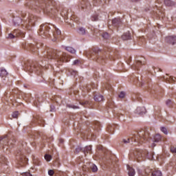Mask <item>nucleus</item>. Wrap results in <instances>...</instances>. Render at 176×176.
Segmentation results:
<instances>
[{"label":"nucleus","instance_id":"nucleus-1","mask_svg":"<svg viewBox=\"0 0 176 176\" xmlns=\"http://www.w3.org/2000/svg\"><path fill=\"white\" fill-rule=\"evenodd\" d=\"M40 57L41 58H43L45 62V64H47L49 60H57V61L64 63L67 58V55L64 52L46 47L45 50L40 55Z\"/></svg>","mask_w":176,"mask_h":176},{"label":"nucleus","instance_id":"nucleus-2","mask_svg":"<svg viewBox=\"0 0 176 176\" xmlns=\"http://www.w3.org/2000/svg\"><path fill=\"white\" fill-rule=\"evenodd\" d=\"M34 3H35L36 6L41 8L45 13H52L53 14L54 6H56L54 0H30V2L26 3L25 5L32 8Z\"/></svg>","mask_w":176,"mask_h":176},{"label":"nucleus","instance_id":"nucleus-3","mask_svg":"<svg viewBox=\"0 0 176 176\" xmlns=\"http://www.w3.org/2000/svg\"><path fill=\"white\" fill-rule=\"evenodd\" d=\"M154 153H150L146 150L137 149L129 154V159L131 160H135L136 162H142L145 157H147L149 160H153Z\"/></svg>","mask_w":176,"mask_h":176},{"label":"nucleus","instance_id":"nucleus-4","mask_svg":"<svg viewBox=\"0 0 176 176\" xmlns=\"http://www.w3.org/2000/svg\"><path fill=\"white\" fill-rule=\"evenodd\" d=\"M87 56H89L92 60H96L98 63H104L105 61V58H112V55L109 54V53H104L101 52L98 49H94L88 51L87 52Z\"/></svg>","mask_w":176,"mask_h":176},{"label":"nucleus","instance_id":"nucleus-5","mask_svg":"<svg viewBox=\"0 0 176 176\" xmlns=\"http://www.w3.org/2000/svg\"><path fill=\"white\" fill-rule=\"evenodd\" d=\"M42 67H43V65H39L37 62L28 60L25 62L24 69L25 71H26V72H30V74H32V72L39 74V71H41V68H42Z\"/></svg>","mask_w":176,"mask_h":176},{"label":"nucleus","instance_id":"nucleus-6","mask_svg":"<svg viewBox=\"0 0 176 176\" xmlns=\"http://www.w3.org/2000/svg\"><path fill=\"white\" fill-rule=\"evenodd\" d=\"M133 139L135 142H144V141H148L151 142V138H149V132L148 131H145L144 129L140 131L137 135H135Z\"/></svg>","mask_w":176,"mask_h":176},{"label":"nucleus","instance_id":"nucleus-7","mask_svg":"<svg viewBox=\"0 0 176 176\" xmlns=\"http://www.w3.org/2000/svg\"><path fill=\"white\" fill-rule=\"evenodd\" d=\"M41 46H43V43H38V44L35 47L34 44L32 43H23L22 47L25 50H30V52H32L33 53H38V49L41 47Z\"/></svg>","mask_w":176,"mask_h":176},{"label":"nucleus","instance_id":"nucleus-8","mask_svg":"<svg viewBox=\"0 0 176 176\" xmlns=\"http://www.w3.org/2000/svg\"><path fill=\"white\" fill-rule=\"evenodd\" d=\"M50 25L49 23H44L42 24L40 26L39 32H38V35L42 36L43 35L44 36H47V35H49V32H50Z\"/></svg>","mask_w":176,"mask_h":176},{"label":"nucleus","instance_id":"nucleus-9","mask_svg":"<svg viewBox=\"0 0 176 176\" xmlns=\"http://www.w3.org/2000/svg\"><path fill=\"white\" fill-rule=\"evenodd\" d=\"M35 21H36V18L34 16H30L28 21H25L23 24H22L23 27H25L27 30H30L28 27H31V25H34L35 24Z\"/></svg>","mask_w":176,"mask_h":176},{"label":"nucleus","instance_id":"nucleus-10","mask_svg":"<svg viewBox=\"0 0 176 176\" xmlns=\"http://www.w3.org/2000/svg\"><path fill=\"white\" fill-rule=\"evenodd\" d=\"M34 124H39V126H41V127L45 126V120L42 117L37 116L36 118H34L32 120L31 125L34 126Z\"/></svg>","mask_w":176,"mask_h":176},{"label":"nucleus","instance_id":"nucleus-11","mask_svg":"<svg viewBox=\"0 0 176 176\" xmlns=\"http://www.w3.org/2000/svg\"><path fill=\"white\" fill-rule=\"evenodd\" d=\"M165 42L168 43V45H172V46H174V45H176V35L166 36Z\"/></svg>","mask_w":176,"mask_h":176},{"label":"nucleus","instance_id":"nucleus-12","mask_svg":"<svg viewBox=\"0 0 176 176\" xmlns=\"http://www.w3.org/2000/svg\"><path fill=\"white\" fill-rule=\"evenodd\" d=\"M91 5H90V2L87 0H82L81 2L80 8L82 10L85 9H90Z\"/></svg>","mask_w":176,"mask_h":176},{"label":"nucleus","instance_id":"nucleus-13","mask_svg":"<svg viewBox=\"0 0 176 176\" xmlns=\"http://www.w3.org/2000/svg\"><path fill=\"white\" fill-rule=\"evenodd\" d=\"M16 157H17L16 159L19 160V162L22 163V164H27V162L28 160L25 158L24 155H21V154L18 153L16 155Z\"/></svg>","mask_w":176,"mask_h":176},{"label":"nucleus","instance_id":"nucleus-14","mask_svg":"<svg viewBox=\"0 0 176 176\" xmlns=\"http://www.w3.org/2000/svg\"><path fill=\"white\" fill-rule=\"evenodd\" d=\"M54 30H52V34L53 36L55 38V39H57V38L60 37V35H61V30H59L58 28L52 26Z\"/></svg>","mask_w":176,"mask_h":176},{"label":"nucleus","instance_id":"nucleus-15","mask_svg":"<svg viewBox=\"0 0 176 176\" xmlns=\"http://www.w3.org/2000/svg\"><path fill=\"white\" fill-rule=\"evenodd\" d=\"M112 24L113 27H120L122 25V20H120V18H115L112 20Z\"/></svg>","mask_w":176,"mask_h":176},{"label":"nucleus","instance_id":"nucleus-16","mask_svg":"<svg viewBox=\"0 0 176 176\" xmlns=\"http://www.w3.org/2000/svg\"><path fill=\"white\" fill-rule=\"evenodd\" d=\"M85 167H87V168H90L93 173H96L98 170L97 166L93 163H89V165H85Z\"/></svg>","mask_w":176,"mask_h":176},{"label":"nucleus","instance_id":"nucleus-17","mask_svg":"<svg viewBox=\"0 0 176 176\" xmlns=\"http://www.w3.org/2000/svg\"><path fill=\"white\" fill-rule=\"evenodd\" d=\"M146 113V109L144 107H138L135 110V113H138V115H144Z\"/></svg>","mask_w":176,"mask_h":176},{"label":"nucleus","instance_id":"nucleus-18","mask_svg":"<svg viewBox=\"0 0 176 176\" xmlns=\"http://www.w3.org/2000/svg\"><path fill=\"white\" fill-rule=\"evenodd\" d=\"M122 41H129L131 39V34L130 32H126L122 36Z\"/></svg>","mask_w":176,"mask_h":176},{"label":"nucleus","instance_id":"nucleus-19","mask_svg":"<svg viewBox=\"0 0 176 176\" xmlns=\"http://www.w3.org/2000/svg\"><path fill=\"white\" fill-rule=\"evenodd\" d=\"M19 32H20V30H14L13 33L8 34V39H13L16 36H19V34H17Z\"/></svg>","mask_w":176,"mask_h":176},{"label":"nucleus","instance_id":"nucleus-20","mask_svg":"<svg viewBox=\"0 0 176 176\" xmlns=\"http://www.w3.org/2000/svg\"><path fill=\"white\" fill-rule=\"evenodd\" d=\"M77 32L79 34V35H86L87 30H86V28L83 27H80L78 28Z\"/></svg>","mask_w":176,"mask_h":176},{"label":"nucleus","instance_id":"nucleus-21","mask_svg":"<svg viewBox=\"0 0 176 176\" xmlns=\"http://www.w3.org/2000/svg\"><path fill=\"white\" fill-rule=\"evenodd\" d=\"M144 64L145 61L138 60L136 64L133 66V68H135V69H140V67H141V65H144Z\"/></svg>","mask_w":176,"mask_h":176},{"label":"nucleus","instance_id":"nucleus-22","mask_svg":"<svg viewBox=\"0 0 176 176\" xmlns=\"http://www.w3.org/2000/svg\"><path fill=\"white\" fill-rule=\"evenodd\" d=\"M43 97L42 96H38V100H35L34 102V107H39L41 102H43Z\"/></svg>","mask_w":176,"mask_h":176},{"label":"nucleus","instance_id":"nucleus-23","mask_svg":"<svg viewBox=\"0 0 176 176\" xmlns=\"http://www.w3.org/2000/svg\"><path fill=\"white\" fill-rule=\"evenodd\" d=\"M127 170H128V174L129 176L135 175V170H134V168H131L130 166H128Z\"/></svg>","mask_w":176,"mask_h":176},{"label":"nucleus","instance_id":"nucleus-24","mask_svg":"<svg viewBox=\"0 0 176 176\" xmlns=\"http://www.w3.org/2000/svg\"><path fill=\"white\" fill-rule=\"evenodd\" d=\"M164 4L166 6H175L176 3L172 0H164Z\"/></svg>","mask_w":176,"mask_h":176},{"label":"nucleus","instance_id":"nucleus-25","mask_svg":"<svg viewBox=\"0 0 176 176\" xmlns=\"http://www.w3.org/2000/svg\"><path fill=\"white\" fill-rule=\"evenodd\" d=\"M0 142L3 144L6 145L7 144H9V142H10L8 141V136L6 135L0 138Z\"/></svg>","mask_w":176,"mask_h":176},{"label":"nucleus","instance_id":"nucleus-26","mask_svg":"<svg viewBox=\"0 0 176 176\" xmlns=\"http://www.w3.org/2000/svg\"><path fill=\"white\" fill-rule=\"evenodd\" d=\"M94 100L95 101H98V102H100V101H103L104 100V96H102V95H95L94 96Z\"/></svg>","mask_w":176,"mask_h":176},{"label":"nucleus","instance_id":"nucleus-27","mask_svg":"<svg viewBox=\"0 0 176 176\" xmlns=\"http://www.w3.org/2000/svg\"><path fill=\"white\" fill-rule=\"evenodd\" d=\"M82 152L85 153V156L87 155V153H91V146H87Z\"/></svg>","mask_w":176,"mask_h":176},{"label":"nucleus","instance_id":"nucleus-28","mask_svg":"<svg viewBox=\"0 0 176 176\" xmlns=\"http://www.w3.org/2000/svg\"><path fill=\"white\" fill-rule=\"evenodd\" d=\"M0 76L1 78H6V76H8V72L6 69H2L0 70Z\"/></svg>","mask_w":176,"mask_h":176},{"label":"nucleus","instance_id":"nucleus-29","mask_svg":"<svg viewBox=\"0 0 176 176\" xmlns=\"http://www.w3.org/2000/svg\"><path fill=\"white\" fill-rule=\"evenodd\" d=\"M162 140V136L160 135V134H156L154 136L153 142H159V141H160Z\"/></svg>","mask_w":176,"mask_h":176},{"label":"nucleus","instance_id":"nucleus-30","mask_svg":"<svg viewBox=\"0 0 176 176\" xmlns=\"http://www.w3.org/2000/svg\"><path fill=\"white\" fill-rule=\"evenodd\" d=\"M65 50L69 52V53H72V54H75V53H76V50L72 48V47H66Z\"/></svg>","mask_w":176,"mask_h":176},{"label":"nucleus","instance_id":"nucleus-31","mask_svg":"<svg viewBox=\"0 0 176 176\" xmlns=\"http://www.w3.org/2000/svg\"><path fill=\"white\" fill-rule=\"evenodd\" d=\"M114 130H115V125H109L107 126V131L109 133H111V134L113 133Z\"/></svg>","mask_w":176,"mask_h":176},{"label":"nucleus","instance_id":"nucleus-32","mask_svg":"<svg viewBox=\"0 0 176 176\" xmlns=\"http://www.w3.org/2000/svg\"><path fill=\"white\" fill-rule=\"evenodd\" d=\"M104 3H107V0H104ZM102 3V1L101 0H94V6H98V5H101Z\"/></svg>","mask_w":176,"mask_h":176},{"label":"nucleus","instance_id":"nucleus-33","mask_svg":"<svg viewBox=\"0 0 176 176\" xmlns=\"http://www.w3.org/2000/svg\"><path fill=\"white\" fill-rule=\"evenodd\" d=\"M100 15L98 14H94L91 19V21H98L100 20V18H99Z\"/></svg>","mask_w":176,"mask_h":176},{"label":"nucleus","instance_id":"nucleus-34","mask_svg":"<svg viewBox=\"0 0 176 176\" xmlns=\"http://www.w3.org/2000/svg\"><path fill=\"white\" fill-rule=\"evenodd\" d=\"M166 82L168 83H175V78L174 77H170V78H166Z\"/></svg>","mask_w":176,"mask_h":176},{"label":"nucleus","instance_id":"nucleus-35","mask_svg":"<svg viewBox=\"0 0 176 176\" xmlns=\"http://www.w3.org/2000/svg\"><path fill=\"white\" fill-rule=\"evenodd\" d=\"M109 34H108V32H103L102 34V37L103 39L107 40L109 39Z\"/></svg>","mask_w":176,"mask_h":176},{"label":"nucleus","instance_id":"nucleus-36","mask_svg":"<svg viewBox=\"0 0 176 176\" xmlns=\"http://www.w3.org/2000/svg\"><path fill=\"white\" fill-rule=\"evenodd\" d=\"M20 116V113L19 111H14L12 113V118L14 119H17Z\"/></svg>","mask_w":176,"mask_h":176},{"label":"nucleus","instance_id":"nucleus-37","mask_svg":"<svg viewBox=\"0 0 176 176\" xmlns=\"http://www.w3.org/2000/svg\"><path fill=\"white\" fill-rule=\"evenodd\" d=\"M54 100H55V102H56V104H60V102H63V100H61V98L58 96H56L54 98Z\"/></svg>","mask_w":176,"mask_h":176},{"label":"nucleus","instance_id":"nucleus-38","mask_svg":"<svg viewBox=\"0 0 176 176\" xmlns=\"http://www.w3.org/2000/svg\"><path fill=\"white\" fill-rule=\"evenodd\" d=\"M45 160H47V162H50V160H52V155H50L49 154H46L45 155Z\"/></svg>","mask_w":176,"mask_h":176},{"label":"nucleus","instance_id":"nucleus-39","mask_svg":"<svg viewBox=\"0 0 176 176\" xmlns=\"http://www.w3.org/2000/svg\"><path fill=\"white\" fill-rule=\"evenodd\" d=\"M161 131H162V133H164V134H166V135H167V134H168V132H167V129H166V127L162 126L160 129Z\"/></svg>","mask_w":176,"mask_h":176},{"label":"nucleus","instance_id":"nucleus-40","mask_svg":"<svg viewBox=\"0 0 176 176\" xmlns=\"http://www.w3.org/2000/svg\"><path fill=\"white\" fill-rule=\"evenodd\" d=\"M1 162H3V163H6V157L4 156L0 155V165H1Z\"/></svg>","mask_w":176,"mask_h":176},{"label":"nucleus","instance_id":"nucleus-41","mask_svg":"<svg viewBox=\"0 0 176 176\" xmlns=\"http://www.w3.org/2000/svg\"><path fill=\"white\" fill-rule=\"evenodd\" d=\"M68 108H72L73 109H79V107L72 104H67Z\"/></svg>","mask_w":176,"mask_h":176},{"label":"nucleus","instance_id":"nucleus-42","mask_svg":"<svg viewBox=\"0 0 176 176\" xmlns=\"http://www.w3.org/2000/svg\"><path fill=\"white\" fill-rule=\"evenodd\" d=\"M34 163L36 166H41V161L39 160H34Z\"/></svg>","mask_w":176,"mask_h":176},{"label":"nucleus","instance_id":"nucleus-43","mask_svg":"<svg viewBox=\"0 0 176 176\" xmlns=\"http://www.w3.org/2000/svg\"><path fill=\"white\" fill-rule=\"evenodd\" d=\"M80 105H82L83 107H87L89 104V101H84V102H80Z\"/></svg>","mask_w":176,"mask_h":176},{"label":"nucleus","instance_id":"nucleus-44","mask_svg":"<svg viewBox=\"0 0 176 176\" xmlns=\"http://www.w3.org/2000/svg\"><path fill=\"white\" fill-rule=\"evenodd\" d=\"M170 152L172 153H176V147L174 146H170Z\"/></svg>","mask_w":176,"mask_h":176},{"label":"nucleus","instance_id":"nucleus-45","mask_svg":"<svg viewBox=\"0 0 176 176\" xmlns=\"http://www.w3.org/2000/svg\"><path fill=\"white\" fill-rule=\"evenodd\" d=\"M126 96V94L124 92L121 91L120 94H119L118 97L120 98H124V96Z\"/></svg>","mask_w":176,"mask_h":176},{"label":"nucleus","instance_id":"nucleus-46","mask_svg":"<svg viewBox=\"0 0 176 176\" xmlns=\"http://www.w3.org/2000/svg\"><path fill=\"white\" fill-rule=\"evenodd\" d=\"M50 112H56V107L53 104L50 106Z\"/></svg>","mask_w":176,"mask_h":176},{"label":"nucleus","instance_id":"nucleus-47","mask_svg":"<svg viewBox=\"0 0 176 176\" xmlns=\"http://www.w3.org/2000/svg\"><path fill=\"white\" fill-rule=\"evenodd\" d=\"M122 142H124V144H130V138L123 139Z\"/></svg>","mask_w":176,"mask_h":176},{"label":"nucleus","instance_id":"nucleus-48","mask_svg":"<svg viewBox=\"0 0 176 176\" xmlns=\"http://www.w3.org/2000/svg\"><path fill=\"white\" fill-rule=\"evenodd\" d=\"M48 175H50V176L54 175V170H48Z\"/></svg>","mask_w":176,"mask_h":176},{"label":"nucleus","instance_id":"nucleus-49","mask_svg":"<svg viewBox=\"0 0 176 176\" xmlns=\"http://www.w3.org/2000/svg\"><path fill=\"white\" fill-rule=\"evenodd\" d=\"M166 105H168V107H171V104H173V102L170 100H166Z\"/></svg>","mask_w":176,"mask_h":176},{"label":"nucleus","instance_id":"nucleus-50","mask_svg":"<svg viewBox=\"0 0 176 176\" xmlns=\"http://www.w3.org/2000/svg\"><path fill=\"white\" fill-rule=\"evenodd\" d=\"M23 176H32L29 172H25L22 174Z\"/></svg>","mask_w":176,"mask_h":176},{"label":"nucleus","instance_id":"nucleus-51","mask_svg":"<svg viewBox=\"0 0 176 176\" xmlns=\"http://www.w3.org/2000/svg\"><path fill=\"white\" fill-rule=\"evenodd\" d=\"M79 63H80V60H76L74 61L73 65H78V64Z\"/></svg>","mask_w":176,"mask_h":176},{"label":"nucleus","instance_id":"nucleus-52","mask_svg":"<svg viewBox=\"0 0 176 176\" xmlns=\"http://www.w3.org/2000/svg\"><path fill=\"white\" fill-rule=\"evenodd\" d=\"M4 96L5 97H6V98H8L9 97H10V93L9 94L8 92H5L4 93Z\"/></svg>","mask_w":176,"mask_h":176},{"label":"nucleus","instance_id":"nucleus-53","mask_svg":"<svg viewBox=\"0 0 176 176\" xmlns=\"http://www.w3.org/2000/svg\"><path fill=\"white\" fill-rule=\"evenodd\" d=\"M89 135H91V137H92V138H94V133H93V131H91V130L89 131Z\"/></svg>","mask_w":176,"mask_h":176},{"label":"nucleus","instance_id":"nucleus-54","mask_svg":"<svg viewBox=\"0 0 176 176\" xmlns=\"http://www.w3.org/2000/svg\"><path fill=\"white\" fill-rule=\"evenodd\" d=\"M81 151H82V148H79V147H78V148H76V153H79V152H81Z\"/></svg>","mask_w":176,"mask_h":176},{"label":"nucleus","instance_id":"nucleus-55","mask_svg":"<svg viewBox=\"0 0 176 176\" xmlns=\"http://www.w3.org/2000/svg\"><path fill=\"white\" fill-rule=\"evenodd\" d=\"M107 165H111V164H113V162H111V160H109L107 162Z\"/></svg>","mask_w":176,"mask_h":176},{"label":"nucleus","instance_id":"nucleus-56","mask_svg":"<svg viewBox=\"0 0 176 176\" xmlns=\"http://www.w3.org/2000/svg\"><path fill=\"white\" fill-rule=\"evenodd\" d=\"M98 149L99 151H102V149H103L102 146V145L98 146Z\"/></svg>","mask_w":176,"mask_h":176},{"label":"nucleus","instance_id":"nucleus-57","mask_svg":"<svg viewBox=\"0 0 176 176\" xmlns=\"http://www.w3.org/2000/svg\"><path fill=\"white\" fill-rule=\"evenodd\" d=\"M98 128V123L95 124L94 128L93 129V130L94 131L95 129H96V130H97Z\"/></svg>","mask_w":176,"mask_h":176},{"label":"nucleus","instance_id":"nucleus-58","mask_svg":"<svg viewBox=\"0 0 176 176\" xmlns=\"http://www.w3.org/2000/svg\"><path fill=\"white\" fill-rule=\"evenodd\" d=\"M144 82H139V86L142 87V86H144Z\"/></svg>","mask_w":176,"mask_h":176},{"label":"nucleus","instance_id":"nucleus-59","mask_svg":"<svg viewBox=\"0 0 176 176\" xmlns=\"http://www.w3.org/2000/svg\"><path fill=\"white\" fill-rule=\"evenodd\" d=\"M21 22V19L19 18L18 19V22H16V24H20V23Z\"/></svg>","mask_w":176,"mask_h":176},{"label":"nucleus","instance_id":"nucleus-60","mask_svg":"<svg viewBox=\"0 0 176 176\" xmlns=\"http://www.w3.org/2000/svg\"><path fill=\"white\" fill-rule=\"evenodd\" d=\"M170 166H176V163L175 162H170Z\"/></svg>","mask_w":176,"mask_h":176},{"label":"nucleus","instance_id":"nucleus-61","mask_svg":"<svg viewBox=\"0 0 176 176\" xmlns=\"http://www.w3.org/2000/svg\"><path fill=\"white\" fill-rule=\"evenodd\" d=\"M132 1V2H138V1H140V0H131Z\"/></svg>","mask_w":176,"mask_h":176},{"label":"nucleus","instance_id":"nucleus-62","mask_svg":"<svg viewBox=\"0 0 176 176\" xmlns=\"http://www.w3.org/2000/svg\"><path fill=\"white\" fill-rule=\"evenodd\" d=\"M24 87H25V89H27V88L28 87V85H24Z\"/></svg>","mask_w":176,"mask_h":176},{"label":"nucleus","instance_id":"nucleus-63","mask_svg":"<svg viewBox=\"0 0 176 176\" xmlns=\"http://www.w3.org/2000/svg\"><path fill=\"white\" fill-rule=\"evenodd\" d=\"M38 135V133L34 134V137H36Z\"/></svg>","mask_w":176,"mask_h":176},{"label":"nucleus","instance_id":"nucleus-64","mask_svg":"<svg viewBox=\"0 0 176 176\" xmlns=\"http://www.w3.org/2000/svg\"><path fill=\"white\" fill-rule=\"evenodd\" d=\"M89 89H90V87H89V85L87 86V89L89 90Z\"/></svg>","mask_w":176,"mask_h":176}]
</instances>
